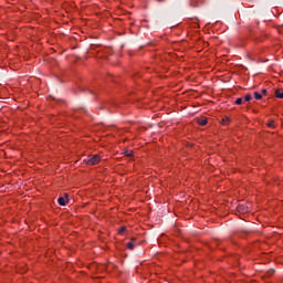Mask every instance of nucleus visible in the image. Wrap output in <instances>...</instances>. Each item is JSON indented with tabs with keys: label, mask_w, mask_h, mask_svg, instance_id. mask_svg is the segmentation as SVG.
<instances>
[{
	"label": "nucleus",
	"mask_w": 283,
	"mask_h": 283,
	"mask_svg": "<svg viewBox=\"0 0 283 283\" xmlns=\"http://www.w3.org/2000/svg\"><path fill=\"white\" fill-rule=\"evenodd\" d=\"M84 163H86V165H91L92 167H94V165H98V163H101V157L99 155H94L92 157L84 159Z\"/></svg>",
	"instance_id": "obj_1"
},
{
	"label": "nucleus",
	"mask_w": 283,
	"mask_h": 283,
	"mask_svg": "<svg viewBox=\"0 0 283 283\" xmlns=\"http://www.w3.org/2000/svg\"><path fill=\"white\" fill-rule=\"evenodd\" d=\"M237 211L239 213H249V211H251V203H240L238 207H237Z\"/></svg>",
	"instance_id": "obj_2"
},
{
	"label": "nucleus",
	"mask_w": 283,
	"mask_h": 283,
	"mask_svg": "<svg viewBox=\"0 0 283 283\" xmlns=\"http://www.w3.org/2000/svg\"><path fill=\"white\" fill-rule=\"evenodd\" d=\"M127 249H129L130 251H134V249H136V238H132L130 242H128L126 244Z\"/></svg>",
	"instance_id": "obj_3"
},
{
	"label": "nucleus",
	"mask_w": 283,
	"mask_h": 283,
	"mask_svg": "<svg viewBox=\"0 0 283 283\" xmlns=\"http://www.w3.org/2000/svg\"><path fill=\"white\" fill-rule=\"evenodd\" d=\"M197 123L201 127H205V125H207V123H209V120L207 119V117H200V118L197 119Z\"/></svg>",
	"instance_id": "obj_4"
},
{
	"label": "nucleus",
	"mask_w": 283,
	"mask_h": 283,
	"mask_svg": "<svg viewBox=\"0 0 283 283\" xmlns=\"http://www.w3.org/2000/svg\"><path fill=\"white\" fill-rule=\"evenodd\" d=\"M57 202H59V205H60L61 207H65V205H67V195H66V197H60V198L57 199Z\"/></svg>",
	"instance_id": "obj_5"
},
{
	"label": "nucleus",
	"mask_w": 283,
	"mask_h": 283,
	"mask_svg": "<svg viewBox=\"0 0 283 283\" xmlns=\"http://www.w3.org/2000/svg\"><path fill=\"white\" fill-rule=\"evenodd\" d=\"M276 98H283V88H277L275 91Z\"/></svg>",
	"instance_id": "obj_6"
},
{
	"label": "nucleus",
	"mask_w": 283,
	"mask_h": 283,
	"mask_svg": "<svg viewBox=\"0 0 283 283\" xmlns=\"http://www.w3.org/2000/svg\"><path fill=\"white\" fill-rule=\"evenodd\" d=\"M254 98L255 101H262V94L259 92H254Z\"/></svg>",
	"instance_id": "obj_7"
},
{
	"label": "nucleus",
	"mask_w": 283,
	"mask_h": 283,
	"mask_svg": "<svg viewBox=\"0 0 283 283\" xmlns=\"http://www.w3.org/2000/svg\"><path fill=\"white\" fill-rule=\"evenodd\" d=\"M124 154H125V156H127L128 158H132V156H134V151H132V150H126Z\"/></svg>",
	"instance_id": "obj_8"
},
{
	"label": "nucleus",
	"mask_w": 283,
	"mask_h": 283,
	"mask_svg": "<svg viewBox=\"0 0 283 283\" xmlns=\"http://www.w3.org/2000/svg\"><path fill=\"white\" fill-rule=\"evenodd\" d=\"M243 99L241 97L237 98L235 101V105H242Z\"/></svg>",
	"instance_id": "obj_9"
},
{
	"label": "nucleus",
	"mask_w": 283,
	"mask_h": 283,
	"mask_svg": "<svg viewBox=\"0 0 283 283\" xmlns=\"http://www.w3.org/2000/svg\"><path fill=\"white\" fill-rule=\"evenodd\" d=\"M251 98H252V97H251V94H248V95L244 96V101H245L247 103H249V101H251Z\"/></svg>",
	"instance_id": "obj_10"
},
{
	"label": "nucleus",
	"mask_w": 283,
	"mask_h": 283,
	"mask_svg": "<svg viewBox=\"0 0 283 283\" xmlns=\"http://www.w3.org/2000/svg\"><path fill=\"white\" fill-rule=\"evenodd\" d=\"M268 127H275V122H270L269 124H268Z\"/></svg>",
	"instance_id": "obj_11"
},
{
	"label": "nucleus",
	"mask_w": 283,
	"mask_h": 283,
	"mask_svg": "<svg viewBox=\"0 0 283 283\" xmlns=\"http://www.w3.org/2000/svg\"><path fill=\"white\" fill-rule=\"evenodd\" d=\"M229 123V118L222 119V125H227Z\"/></svg>",
	"instance_id": "obj_12"
},
{
	"label": "nucleus",
	"mask_w": 283,
	"mask_h": 283,
	"mask_svg": "<svg viewBox=\"0 0 283 283\" xmlns=\"http://www.w3.org/2000/svg\"><path fill=\"white\" fill-rule=\"evenodd\" d=\"M262 94H263V96H266V88L262 90Z\"/></svg>",
	"instance_id": "obj_13"
},
{
	"label": "nucleus",
	"mask_w": 283,
	"mask_h": 283,
	"mask_svg": "<svg viewBox=\"0 0 283 283\" xmlns=\"http://www.w3.org/2000/svg\"><path fill=\"white\" fill-rule=\"evenodd\" d=\"M125 231V227H122L120 229H119V233H123Z\"/></svg>",
	"instance_id": "obj_14"
},
{
	"label": "nucleus",
	"mask_w": 283,
	"mask_h": 283,
	"mask_svg": "<svg viewBox=\"0 0 283 283\" xmlns=\"http://www.w3.org/2000/svg\"><path fill=\"white\" fill-rule=\"evenodd\" d=\"M274 273V271H271V274H273Z\"/></svg>",
	"instance_id": "obj_15"
}]
</instances>
